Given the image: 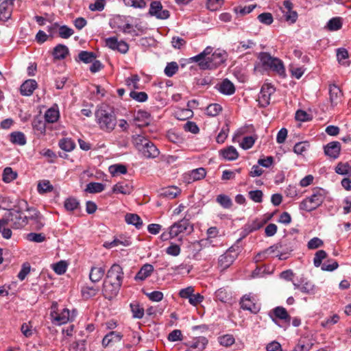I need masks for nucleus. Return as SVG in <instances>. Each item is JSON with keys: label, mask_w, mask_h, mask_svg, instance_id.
Here are the masks:
<instances>
[{"label": "nucleus", "mask_w": 351, "mask_h": 351, "mask_svg": "<svg viewBox=\"0 0 351 351\" xmlns=\"http://www.w3.org/2000/svg\"><path fill=\"white\" fill-rule=\"evenodd\" d=\"M96 121L101 130L110 132L117 125V117L114 112L106 107H100L95 112Z\"/></svg>", "instance_id": "f257e3e1"}, {"label": "nucleus", "mask_w": 351, "mask_h": 351, "mask_svg": "<svg viewBox=\"0 0 351 351\" xmlns=\"http://www.w3.org/2000/svg\"><path fill=\"white\" fill-rule=\"evenodd\" d=\"M258 58L264 71H272L280 75L284 73V63L280 59L271 56L268 52H261L258 56Z\"/></svg>", "instance_id": "f03ea898"}, {"label": "nucleus", "mask_w": 351, "mask_h": 351, "mask_svg": "<svg viewBox=\"0 0 351 351\" xmlns=\"http://www.w3.org/2000/svg\"><path fill=\"white\" fill-rule=\"evenodd\" d=\"M325 197L326 193L323 189H314L312 194L300 203V208L307 212L314 210L323 203Z\"/></svg>", "instance_id": "7ed1b4c3"}, {"label": "nucleus", "mask_w": 351, "mask_h": 351, "mask_svg": "<svg viewBox=\"0 0 351 351\" xmlns=\"http://www.w3.org/2000/svg\"><path fill=\"white\" fill-rule=\"evenodd\" d=\"M287 280L292 281L294 287L304 293L315 294L317 291V287L312 282L303 276L300 278L295 277V274L290 269H287Z\"/></svg>", "instance_id": "20e7f679"}, {"label": "nucleus", "mask_w": 351, "mask_h": 351, "mask_svg": "<svg viewBox=\"0 0 351 351\" xmlns=\"http://www.w3.org/2000/svg\"><path fill=\"white\" fill-rule=\"evenodd\" d=\"M285 254L284 245L282 242H279L258 253L254 259L256 262H259L267 258L269 255H271L273 257H278L280 260H284L285 259Z\"/></svg>", "instance_id": "39448f33"}, {"label": "nucleus", "mask_w": 351, "mask_h": 351, "mask_svg": "<svg viewBox=\"0 0 351 351\" xmlns=\"http://www.w3.org/2000/svg\"><path fill=\"white\" fill-rule=\"evenodd\" d=\"M234 246L230 247L223 254L221 255L218 260L219 267L222 269H226L229 267L237 258L239 254V247Z\"/></svg>", "instance_id": "423d86ee"}, {"label": "nucleus", "mask_w": 351, "mask_h": 351, "mask_svg": "<svg viewBox=\"0 0 351 351\" xmlns=\"http://www.w3.org/2000/svg\"><path fill=\"white\" fill-rule=\"evenodd\" d=\"M26 210L28 213V215H26L27 223L30 220L32 221L31 226L35 230H39L43 228L45 226V221L40 213L33 207L27 208Z\"/></svg>", "instance_id": "0eeeda50"}, {"label": "nucleus", "mask_w": 351, "mask_h": 351, "mask_svg": "<svg viewBox=\"0 0 351 351\" xmlns=\"http://www.w3.org/2000/svg\"><path fill=\"white\" fill-rule=\"evenodd\" d=\"M57 303L52 304L50 316L53 324L62 325L66 324L69 320V311L67 308H63L60 313L56 312Z\"/></svg>", "instance_id": "6e6552de"}, {"label": "nucleus", "mask_w": 351, "mask_h": 351, "mask_svg": "<svg viewBox=\"0 0 351 351\" xmlns=\"http://www.w3.org/2000/svg\"><path fill=\"white\" fill-rule=\"evenodd\" d=\"M171 234L175 237H178L180 234L188 232L191 233L193 230V226L190 224V222L186 219H182L170 226Z\"/></svg>", "instance_id": "1a4fd4ad"}, {"label": "nucleus", "mask_w": 351, "mask_h": 351, "mask_svg": "<svg viewBox=\"0 0 351 351\" xmlns=\"http://www.w3.org/2000/svg\"><path fill=\"white\" fill-rule=\"evenodd\" d=\"M5 217L8 219H12L10 223L12 228L14 229L21 228L27 224L26 215H23L22 213L17 210L14 212L10 211Z\"/></svg>", "instance_id": "9d476101"}, {"label": "nucleus", "mask_w": 351, "mask_h": 351, "mask_svg": "<svg viewBox=\"0 0 351 351\" xmlns=\"http://www.w3.org/2000/svg\"><path fill=\"white\" fill-rule=\"evenodd\" d=\"M122 285L119 282H110V280H105L103 283V293L106 298L111 300L114 298L119 292L120 288Z\"/></svg>", "instance_id": "9b49d317"}, {"label": "nucleus", "mask_w": 351, "mask_h": 351, "mask_svg": "<svg viewBox=\"0 0 351 351\" xmlns=\"http://www.w3.org/2000/svg\"><path fill=\"white\" fill-rule=\"evenodd\" d=\"M106 280L122 285L123 280V268L117 263L113 264L106 274Z\"/></svg>", "instance_id": "f8f14e48"}, {"label": "nucleus", "mask_w": 351, "mask_h": 351, "mask_svg": "<svg viewBox=\"0 0 351 351\" xmlns=\"http://www.w3.org/2000/svg\"><path fill=\"white\" fill-rule=\"evenodd\" d=\"M149 14L158 19H167L170 16L169 12L167 10H164L161 3L158 1L151 3Z\"/></svg>", "instance_id": "ddd939ff"}, {"label": "nucleus", "mask_w": 351, "mask_h": 351, "mask_svg": "<svg viewBox=\"0 0 351 351\" xmlns=\"http://www.w3.org/2000/svg\"><path fill=\"white\" fill-rule=\"evenodd\" d=\"M274 92V88L268 84L262 86L258 94L257 101L261 107L265 108L270 103L271 95Z\"/></svg>", "instance_id": "4468645a"}, {"label": "nucleus", "mask_w": 351, "mask_h": 351, "mask_svg": "<svg viewBox=\"0 0 351 351\" xmlns=\"http://www.w3.org/2000/svg\"><path fill=\"white\" fill-rule=\"evenodd\" d=\"M106 45L110 49L117 50L121 53H126L129 49V46L127 43L123 40L119 41L115 37L106 38Z\"/></svg>", "instance_id": "2eb2a0df"}, {"label": "nucleus", "mask_w": 351, "mask_h": 351, "mask_svg": "<svg viewBox=\"0 0 351 351\" xmlns=\"http://www.w3.org/2000/svg\"><path fill=\"white\" fill-rule=\"evenodd\" d=\"M15 0H4L0 4V20L3 21H8L12 14L14 2Z\"/></svg>", "instance_id": "dca6fc26"}, {"label": "nucleus", "mask_w": 351, "mask_h": 351, "mask_svg": "<svg viewBox=\"0 0 351 351\" xmlns=\"http://www.w3.org/2000/svg\"><path fill=\"white\" fill-rule=\"evenodd\" d=\"M324 152L328 157L337 159L340 154L341 144L338 141H332L324 146Z\"/></svg>", "instance_id": "f3484780"}, {"label": "nucleus", "mask_w": 351, "mask_h": 351, "mask_svg": "<svg viewBox=\"0 0 351 351\" xmlns=\"http://www.w3.org/2000/svg\"><path fill=\"white\" fill-rule=\"evenodd\" d=\"M271 216L267 217V219H256L252 221L247 223L243 227V232L245 234H248L250 232L256 231L260 229L263 226L265 223H267V220L270 219Z\"/></svg>", "instance_id": "a211bd4d"}, {"label": "nucleus", "mask_w": 351, "mask_h": 351, "mask_svg": "<svg viewBox=\"0 0 351 351\" xmlns=\"http://www.w3.org/2000/svg\"><path fill=\"white\" fill-rule=\"evenodd\" d=\"M133 191V186L130 182L127 181H121L112 187V192L114 193H121L123 195L130 194Z\"/></svg>", "instance_id": "6ab92c4d"}, {"label": "nucleus", "mask_w": 351, "mask_h": 351, "mask_svg": "<svg viewBox=\"0 0 351 351\" xmlns=\"http://www.w3.org/2000/svg\"><path fill=\"white\" fill-rule=\"evenodd\" d=\"M154 270V269L152 265L146 263L143 265L137 272L134 277V280L136 281H144L152 275Z\"/></svg>", "instance_id": "aec40b11"}, {"label": "nucleus", "mask_w": 351, "mask_h": 351, "mask_svg": "<svg viewBox=\"0 0 351 351\" xmlns=\"http://www.w3.org/2000/svg\"><path fill=\"white\" fill-rule=\"evenodd\" d=\"M37 82L35 80H27L25 81L20 87L21 94L23 96H30L37 88Z\"/></svg>", "instance_id": "412c9836"}, {"label": "nucleus", "mask_w": 351, "mask_h": 351, "mask_svg": "<svg viewBox=\"0 0 351 351\" xmlns=\"http://www.w3.org/2000/svg\"><path fill=\"white\" fill-rule=\"evenodd\" d=\"M330 101L332 106H337L341 100L342 92L339 86L335 84L329 86Z\"/></svg>", "instance_id": "4be33fe9"}, {"label": "nucleus", "mask_w": 351, "mask_h": 351, "mask_svg": "<svg viewBox=\"0 0 351 351\" xmlns=\"http://www.w3.org/2000/svg\"><path fill=\"white\" fill-rule=\"evenodd\" d=\"M208 343V340L205 337H197L186 343V346L189 349H197L198 351H202L205 349L206 346Z\"/></svg>", "instance_id": "5701e85b"}, {"label": "nucleus", "mask_w": 351, "mask_h": 351, "mask_svg": "<svg viewBox=\"0 0 351 351\" xmlns=\"http://www.w3.org/2000/svg\"><path fill=\"white\" fill-rule=\"evenodd\" d=\"M123 335L117 331H112L108 333L102 339V346L106 348L112 345L114 343L121 340Z\"/></svg>", "instance_id": "b1692460"}, {"label": "nucleus", "mask_w": 351, "mask_h": 351, "mask_svg": "<svg viewBox=\"0 0 351 351\" xmlns=\"http://www.w3.org/2000/svg\"><path fill=\"white\" fill-rule=\"evenodd\" d=\"M12 219H8L5 217L0 219V232L4 239H9L12 237V226L10 223Z\"/></svg>", "instance_id": "393cba45"}, {"label": "nucleus", "mask_w": 351, "mask_h": 351, "mask_svg": "<svg viewBox=\"0 0 351 351\" xmlns=\"http://www.w3.org/2000/svg\"><path fill=\"white\" fill-rule=\"evenodd\" d=\"M143 148L141 153L147 158H154L159 154V150L150 141L147 142Z\"/></svg>", "instance_id": "a878e982"}, {"label": "nucleus", "mask_w": 351, "mask_h": 351, "mask_svg": "<svg viewBox=\"0 0 351 351\" xmlns=\"http://www.w3.org/2000/svg\"><path fill=\"white\" fill-rule=\"evenodd\" d=\"M219 90L223 95H231L235 92V87L228 79H224L219 84Z\"/></svg>", "instance_id": "bb28decb"}, {"label": "nucleus", "mask_w": 351, "mask_h": 351, "mask_svg": "<svg viewBox=\"0 0 351 351\" xmlns=\"http://www.w3.org/2000/svg\"><path fill=\"white\" fill-rule=\"evenodd\" d=\"M52 54L54 59L62 60L69 54V49L66 45L59 44L53 48Z\"/></svg>", "instance_id": "cd10ccee"}, {"label": "nucleus", "mask_w": 351, "mask_h": 351, "mask_svg": "<svg viewBox=\"0 0 351 351\" xmlns=\"http://www.w3.org/2000/svg\"><path fill=\"white\" fill-rule=\"evenodd\" d=\"M105 274V269L100 267H92L89 274V278L93 282H99Z\"/></svg>", "instance_id": "c85d7f7f"}, {"label": "nucleus", "mask_w": 351, "mask_h": 351, "mask_svg": "<svg viewBox=\"0 0 351 351\" xmlns=\"http://www.w3.org/2000/svg\"><path fill=\"white\" fill-rule=\"evenodd\" d=\"M209 58L213 68L217 67L226 60L225 53L217 51L213 53Z\"/></svg>", "instance_id": "c756f323"}, {"label": "nucleus", "mask_w": 351, "mask_h": 351, "mask_svg": "<svg viewBox=\"0 0 351 351\" xmlns=\"http://www.w3.org/2000/svg\"><path fill=\"white\" fill-rule=\"evenodd\" d=\"M132 138V143L135 147L141 152L144 149L143 147L145 145H146L147 142L149 141L142 134L133 135Z\"/></svg>", "instance_id": "7c9ffc66"}, {"label": "nucleus", "mask_w": 351, "mask_h": 351, "mask_svg": "<svg viewBox=\"0 0 351 351\" xmlns=\"http://www.w3.org/2000/svg\"><path fill=\"white\" fill-rule=\"evenodd\" d=\"M125 220L128 224L134 226L137 229H140L143 226V221L136 214H126L125 216Z\"/></svg>", "instance_id": "2f4dec72"}, {"label": "nucleus", "mask_w": 351, "mask_h": 351, "mask_svg": "<svg viewBox=\"0 0 351 351\" xmlns=\"http://www.w3.org/2000/svg\"><path fill=\"white\" fill-rule=\"evenodd\" d=\"M269 316L275 323H277V319H285V308L278 306L269 311Z\"/></svg>", "instance_id": "473e14b6"}, {"label": "nucleus", "mask_w": 351, "mask_h": 351, "mask_svg": "<svg viewBox=\"0 0 351 351\" xmlns=\"http://www.w3.org/2000/svg\"><path fill=\"white\" fill-rule=\"evenodd\" d=\"M220 153L221 156L228 160H236L239 156L237 149L233 146H230L226 149L221 150Z\"/></svg>", "instance_id": "72a5a7b5"}, {"label": "nucleus", "mask_w": 351, "mask_h": 351, "mask_svg": "<svg viewBox=\"0 0 351 351\" xmlns=\"http://www.w3.org/2000/svg\"><path fill=\"white\" fill-rule=\"evenodd\" d=\"M241 307L244 310H247L251 312H256V307L255 304L251 300L250 295H245L241 300Z\"/></svg>", "instance_id": "f704fd0d"}, {"label": "nucleus", "mask_w": 351, "mask_h": 351, "mask_svg": "<svg viewBox=\"0 0 351 351\" xmlns=\"http://www.w3.org/2000/svg\"><path fill=\"white\" fill-rule=\"evenodd\" d=\"M60 148L65 152H71L75 147V142L70 138H61L58 142Z\"/></svg>", "instance_id": "c9c22d12"}, {"label": "nucleus", "mask_w": 351, "mask_h": 351, "mask_svg": "<svg viewBox=\"0 0 351 351\" xmlns=\"http://www.w3.org/2000/svg\"><path fill=\"white\" fill-rule=\"evenodd\" d=\"M60 117L59 111L53 108L48 109L45 114V120L47 123H55Z\"/></svg>", "instance_id": "e433bc0d"}, {"label": "nucleus", "mask_w": 351, "mask_h": 351, "mask_svg": "<svg viewBox=\"0 0 351 351\" xmlns=\"http://www.w3.org/2000/svg\"><path fill=\"white\" fill-rule=\"evenodd\" d=\"M105 189V185L99 182H90L86 185L85 191L89 193H98Z\"/></svg>", "instance_id": "4c0bfd02"}, {"label": "nucleus", "mask_w": 351, "mask_h": 351, "mask_svg": "<svg viewBox=\"0 0 351 351\" xmlns=\"http://www.w3.org/2000/svg\"><path fill=\"white\" fill-rule=\"evenodd\" d=\"M10 141L14 144L24 145L26 143V138L23 132H14L10 134Z\"/></svg>", "instance_id": "58836bf2"}, {"label": "nucleus", "mask_w": 351, "mask_h": 351, "mask_svg": "<svg viewBox=\"0 0 351 351\" xmlns=\"http://www.w3.org/2000/svg\"><path fill=\"white\" fill-rule=\"evenodd\" d=\"M131 311L132 313V317L136 319H141L144 315V308L141 307L138 303L132 302L130 304Z\"/></svg>", "instance_id": "ea45409f"}, {"label": "nucleus", "mask_w": 351, "mask_h": 351, "mask_svg": "<svg viewBox=\"0 0 351 351\" xmlns=\"http://www.w3.org/2000/svg\"><path fill=\"white\" fill-rule=\"evenodd\" d=\"M45 120L43 121L40 118L36 117L32 121V127L38 134H43L46 131Z\"/></svg>", "instance_id": "a19ab883"}, {"label": "nucleus", "mask_w": 351, "mask_h": 351, "mask_svg": "<svg viewBox=\"0 0 351 351\" xmlns=\"http://www.w3.org/2000/svg\"><path fill=\"white\" fill-rule=\"evenodd\" d=\"M330 31H337L342 27V19L341 17H334L328 21L326 25Z\"/></svg>", "instance_id": "79ce46f5"}, {"label": "nucleus", "mask_w": 351, "mask_h": 351, "mask_svg": "<svg viewBox=\"0 0 351 351\" xmlns=\"http://www.w3.org/2000/svg\"><path fill=\"white\" fill-rule=\"evenodd\" d=\"M219 343L224 347H229L234 343L235 339L232 335L226 334L218 337Z\"/></svg>", "instance_id": "37998d69"}, {"label": "nucleus", "mask_w": 351, "mask_h": 351, "mask_svg": "<svg viewBox=\"0 0 351 351\" xmlns=\"http://www.w3.org/2000/svg\"><path fill=\"white\" fill-rule=\"evenodd\" d=\"M255 8L256 5L254 4L245 6L239 5L234 8V11L237 14L239 15L240 16H243L252 12Z\"/></svg>", "instance_id": "c03bdc74"}, {"label": "nucleus", "mask_w": 351, "mask_h": 351, "mask_svg": "<svg viewBox=\"0 0 351 351\" xmlns=\"http://www.w3.org/2000/svg\"><path fill=\"white\" fill-rule=\"evenodd\" d=\"M298 19V13L292 10V3L287 1V22L294 23Z\"/></svg>", "instance_id": "a18cd8bd"}, {"label": "nucleus", "mask_w": 351, "mask_h": 351, "mask_svg": "<svg viewBox=\"0 0 351 351\" xmlns=\"http://www.w3.org/2000/svg\"><path fill=\"white\" fill-rule=\"evenodd\" d=\"M17 177V173L12 170L11 167H5L3 172V181L9 183Z\"/></svg>", "instance_id": "49530a36"}, {"label": "nucleus", "mask_w": 351, "mask_h": 351, "mask_svg": "<svg viewBox=\"0 0 351 351\" xmlns=\"http://www.w3.org/2000/svg\"><path fill=\"white\" fill-rule=\"evenodd\" d=\"M206 170L202 167L193 169L191 171L189 174L190 180L196 181L203 179L206 176Z\"/></svg>", "instance_id": "de8ad7c7"}, {"label": "nucleus", "mask_w": 351, "mask_h": 351, "mask_svg": "<svg viewBox=\"0 0 351 351\" xmlns=\"http://www.w3.org/2000/svg\"><path fill=\"white\" fill-rule=\"evenodd\" d=\"M179 193L180 189L178 187L171 186L165 189L160 195L172 199L176 198Z\"/></svg>", "instance_id": "09e8293b"}, {"label": "nucleus", "mask_w": 351, "mask_h": 351, "mask_svg": "<svg viewBox=\"0 0 351 351\" xmlns=\"http://www.w3.org/2000/svg\"><path fill=\"white\" fill-rule=\"evenodd\" d=\"M78 58L80 60L82 61L84 63H90L95 60L96 58V56L95 53L87 51H82L78 54Z\"/></svg>", "instance_id": "8fccbe9b"}, {"label": "nucleus", "mask_w": 351, "mask_h": 351, "mask_svg": "<svg viewBox=\"0 0 351 351\" xmlns=\"http://www.w3.org/2000/svg\"><path fill=\"white\" fill-rule=\"evenodd\" d=\"M216 201L224 208H230L232 205L231 199L226 195L220 194L217 195Z\"/></svg>", "instance_id": "3c124183"}, {"label": "nucleus", "mask_w": 351, "mask_h": 351, "mask_svg": "<svg viewBox=\"0 0 351 351\" xmlns=\"http://www.w3.org/2000/svg\"><path fill=\"white\" fill-rule=\"evenodd\" d=\"M222 110V107L219 104H211L206 108V114L210 117H215Z\"/></svg>", "instance_id": "603ef678"}, {"label": "nucleus", "mask_w": 351, "mask_h": 351, "mask_svg": "<svg viewBox=\"0 0 351 351\" xmlns=\"http://www.w3.org/2000/svg\"><path fill=\"white\" fill-rule=\"evenodd\" d=\"M99 291V289L98 287H85L82 289V294L85 299H89L95 296Z\"/></svg>", "instance_id": "864d4df0"}, {"label": "nucleus", "mask_w": 351, "mask_h": 351, "mask_svg": "<svg viewBox=\"0 0 351 351\" xmlns=\"http://www.w3.org/2000/svg\"><path fill=\"white\" fill-rule=\"evenodd\" d=\"M64 206L66 210L73 211L78 208L80 203L77 199L71 197L65 199Z\"/></svg>", "instance_id": "5fc2aeb1"}, {"label": "nucleus", "mask_w": 351, "mask_h": 351, "mask_svg": "<svg viewBox=\"0 0 351 351\" xmlns=\"http://www.w3.org/2000/svg\"><path fill=\"white\" fill-rule=\"evenodd\" d=\"M335 172L340 175L351 176V166L348 163H339L335 168Z\"/></svg>", "instance_id": "6e6d98bb"}, {"label": "nucleus", "mask_w": 351, "mask_h": 351, "mask_svg": "<svg viewBox=\"0 0 351 351\" xmlns=\"http://www.w3.org/2000/svg\"><path fill=\"white\" fill-rule=\"evenodd\" d=\"M73 33V29L66 25H61L58 27V35L62 38L67 39L71 37Z\"/></svg>", "instance_id": "4d7b16f0"}, {"label": "nucleus", "mask_w": 351, "mask_h": 351, "mask_svg": "<svg viewBox=\"0 0 351 351\" xmlns=\"http://www.w3.org/2000/svg\"><path fill=\"white\" fill-rule=\"evenodd\" d=\"M13 206L14 202L10 197L0 194V208L10 210Z\"/></svg>", "instance_id": "13d9d810"}, {"label": "nucleus", "mask_w": 351, "mask_h": 351, "mask_svg": "<svg viewBox=\"0 0 351 351\" xmlns=\"http://www.w3.org/2000/svg\"><path fill=\"white\" fill-rule=\"evenodd\" d=\"M53 189V186L50 184L49 180H43L38 184V191L40 194L51 192Z\"/></svg>", "instance_id": "bf43d9fd"}, {"label": "nucleus", "mask_w": 351, "mask_h": 351, "mask_svg": "<svg viewBox=\"0 0 351 351\" xmlns=\"http://www.w3.org/2000/svg\"><path fill=\"white\" fill-rule=\"evenodd\" d=\"M178 71V65L176 62H171L167 64L165 69V74L167 77H172L175 75Z\"/></svg>", "instance_id": "052dcab7"}, {"label": "nucleus", "mask_w": 351, "mask_h": 351, "mask_svg": "<svg viewBox=\"0 0 351 351\" xmlns=\"http://www.w3.org/2000/svg\"><path fill=\"white\" fill-rule=\"evenodd\" d=\"M165 252L168 255L178 256L181 252V248L179 245L171 242L169 246L166 248Z\"/></svg>", "instance_id": "680f3d73"}, {"label": "nucleus", "mask_w": 351, "mask_h": 351, "mask_svg": "<svg viewBox=\"0 0 351 351\" xmlns=\"http://www.w3.org/2000/svg\"><path fill=\"white\" fill-rule=\"evenodd\" d=\"M327 254L324 250H318L315 254V257L313 258V264L316 267H322V261L326 258Z\"/></svg>", "instance_id": "e2e57ef3"}, {"label": "nucleus", "mask_w": 351, "mask_h": 351, "mask_svg": "<svg viewBox=\"0 0 351 351\" xmlns=\"http://www.w3.org/2000/svg\"><path fill=\"white\" fill-rule=\"evenodd\" d=\"M126 6L142 9L146 7L144 0H123Z\"/></svg>", "instance_id": "0e129e2a"}, {"label": "nucleus", "mask_w": 351, "mask_h": 351, "mask_svg": "<svg viewBox=\"0 0 351 351\" xmlns=\"http://www.w3.org/2000/svg\"><path fill=\"white\" fill-rule=\"evenodd\" d=\"M109 171L111 174L114 176L116 174H125L127 173V168L123 165H114L109 167Z\"/></svg>", "instance_id": "69168bd1"}, {"label": "nucleus", "mask_w": 351, "mask_h": 351, "mask_svg": "<svg viewBox=\"0 0 351 351\" xmlns=\"http://www.w3.org/2000/svg\"><path fill=\"white\" fill-rule=\"evenodd\" d=\"M130 96L131 98L138 102H144L147 101L148 98L147 94L146 93L136 92L134 90L130 92Z\"/></svg>", "instance_id": "338daca9"}, {"label": "nucleus", "mask_w": 351, "mask_h": 351, "mask_svg": "<svg viewBox=\"0 0 351 351\" xmlns=\"http://www.w3.org/2000/svg\"><path fill=\"white\" fill-rule=\"evenodd\" d=\"M257 19L261 23L267 25L271 24L274 21L273 16L269 12H263L259 14Z\"/></svg>", "instance_id": "774afa93"}]
</instances>
